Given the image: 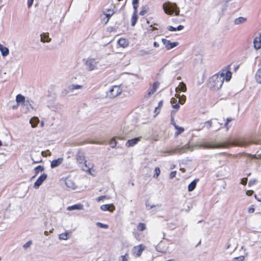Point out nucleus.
<instances>
[{"instance_id": "f257e3e1", "label": "nucleus", "mask_w": 261, "mask_h": 261, "mask_svg": "<svg viewBox=\"0 0 261 261\" xmlns=\"http://www.w3.org/2000/svg\"><path fill=\"white\" fill-rule=\"evenodd\" d=\"M232 73L229 71L222 70L210 77L208 80V87L213 90L220 89L225 80L229 81L231 78Z\"/></svg>"}, {"instance_id": "f03ea898", "label": "nucleus", "mask_w": 261, "mask_h": 261, "mask_svg": "<svg viewBox=\"0 0 261 261\" xmlns=\"http://www.w3.org/2000/svg\"><path fill=\"white\" fill-rule=\"evenodd\" d=\"M252 143H257V142L255 141H250L247 138H237L233 140L230 143H215L210 144L197 143V148H215L220 147H226L229 146V145L246 146Z\"/></svg>"}, {"instance_id": "7ed1b4c3", "label": "nucleus", "mask_w": 261, "mask_h": 261, "mask_svg": "<svg viewBox=\"0 0 261 261\" xmlns=\"http://www.w3.org/2000/svg\"><path fill=\"white\" fill-rule=\"evenodd\" d=\"M84 61L85 68L88 71H91L98 69L99 61L97 59L89 57Z\"/></svg>"}, {"instance_id": "20e7f679", "label": "nucleus", "mask_w": 261, "mask_h": 261, "mask_svg": "<svg viewBox=\"0 0 261 261\" xmlns=\"http://www.w3.org/2000/svg\"><path fill=\"white\" fill-rule=\"evenodd\" d=\"M163 9L165 12L169 15H172L175 13L176 15H178L179 13V10L177 9V6L176 4H169L166 6L164 5Z\"/></svg>"}, {"instance_id": "39448f33", "label": "nucleus", "mask_w": 261, "mask_h": 261, "mask_svg": "<svg viewBox=\"0 0 261 261\" xmlns=\"http://www.w3.org/2000/svg\"><path fill=\"white\" fill-rule=\"evenodd\" d=\"M76 160L80 164L84 163L85 168H84L83 170H86L88 171L89 173L91 174V170L93 168V166H90L87 165V161L85 160V156L84 153L81 151H79L76 153Z\"/></svg>"}, {"instance_id": "423d86ee", "label": "nucleus", "mask_w": 261, "mask_h": 261, "mask_svg": "<svg viewBox=\"0 0 261 261\" xmlns=\"http://www.w3.org/2000/svg\"><path fill=\"white\" fill-rule=\"evenodd\" d=\"M122 92V90L118 86H112L110 90L107 92V96L109 98H114Z\"/></svg>"}, {"instance_id": "0eeeda50", "label": "nucleus", "mask_w": 261, "mask_h": 261, "mask_svg": "<svg viewBox=\"0 0 261 261\" xmlns=\"http://www.w3.org/2000/svg\"><path fill=\"white\" fill-rule=\"evenodd\" d=\"M193 149V148H191L189 145H186L184 146L181 147H177L174 149L169 151L168 153L171 154L174 153L181 154L188 151V150L192 151Z\"/></svg>"}, {"instance_id": "6e6552de", "label": "nucleus", "mask_w": 261, "mask_h": 261, "mask_svg": "<svg viewBox=\"0 0 261 261\" xmlns=\"http://www.w3.org/2000/svg\"><path fill=\"white\" fill-rule=\"evenodd\" d=\"M145 249V246L143 244H140L135 246L132 250V253L136 257H139L143 251Z\"/></svg>"}, {"instance_id": "1a4fd4ad", "label": "nucleus", "mask_w": 261, "mask_h": 261, "mask_svg": "<svg viewBox=\"0 0 261 261\" xmlns=\"http://www.w3.org/2000/svg\"><path fill=\"white\" fill-rule=\"evenodd\" d=\"M160 83L158 82H154L153 85L150 86L148 90V93L145 97V98L148 99L150 96L154 93L157 89L159 87Z\"/></svg>"}, {"instance_id": "9d476101", "label": "nucleus", "mask_w": 261, "mask_h": 261, "mask_svg": "<svg viewBox=\"0 0 261 261\" xmlns=\"http://www.w3.org/2000/svg\"><path fill=\"white\" fill-rule=\"evenodd\" d=\"M47 175L46 173L41 174L34 184V188L37 189L42 185L43 182L47 178Z\"/></svg>"}, {"instance_id": "9b49d317", "label": "nucleus", "mask_w": 261, "mask_h": 261, "mask_svg": "<svg viewBox=\"0 0 261 261\" xmlns=\"http://www.w3.org/2000/svg\"><path fill=\"white\" fill-rule=\"evenodd\" d=\"M162 41L164 45L165 46L166 49L168 50L171 49L176 47L178 44L177 42H171L169 40L166 39H163Z\"/></svg>"}, {"instance_id": "f8f14e48", "label": "nucleus", "mask_w": 261, "mask_h": 261, "mask_svg": "<svg viewBox=\"0 0 261 261\" xmlns=\"http://www.w3.org/2000/svg\"><path fill=\"white\" fill-rule=\"evenodd\" d=\"M142 137H139L132 139L128 140L125 143V146L127 147H133L141 141Z\"/></svg>"}, {"instance_id": "ddd939ff", "label": "nucleus", "mask_w": 261, "mask_h": 261, "mask_svg": "<svg viewBox=\"0 0 261 261\" xmlns=\"http://www.w3.org/2000/svg\"><path fill=\"white\" fill-rule=\"evenodd\" d=\"M100 209L102 211H109L113 212L115 210V207L113 204H103L100 206Z\"/></svg>"}, {"instance_id": "4468645a", "label": "nucleus", "mask_w": 261, "mask_h": 261, "mask_svg": "<svg viewBox=\"0 0 261 261\" xmlns=\"http://www.w3.org/2000/svg\"><path fill=\"white\" fill-rule=\"evenodd\" d=\"M63 162V158H60L57 160H54L51 162L50 167L51 168H55L59 166L62 164Z\"/></svg>"}, {"instance_id": "2eb2a0df", "label": "nucleus", "mask_w": 261, "mask_h": 261, "mask_svg": "<svg viewBox=\"0 0 261 261\" xmlns=\"http://www.w3.org/2000/svg\"><path fill=\"white\" fill-rule=\"evenodd\" d=\"M84 205L82 204L79 203L76 204H74L71 206H69L67 207V210L68 211H73L75 210H83Z\"/></svg>"}, {"instance_id": "dca6fc26", "label": "nucleus", "mask_w": 261, "mask_h": 261, "mask_svg": "<svg viewBox=\"0 0 261 261\" xmlns=\"http://www.w3.org/2000/svg\"><path fill=\"white\" fill-rule=\"evenodd\" d=\"M0 51L3 57L8 56L9 54V49L8 47L0 44Z\"/></svg>"}, {"instance_id": "f3484780", "label": "nucleus", "mask_w": 261, "mask_h": 261, "mask_svg": "<svg viewBox=\"0 0 261 261\" xmlns=\"http://www.w3.org/2000/svg\"><path fill=\"white\" fill-rule=\"evenodd\" d=\"M32 101L30 99H27L25 102L24 106L26 107V110H25V113H28L31 110L33 109V107L32 105Z\"/></svg>"}, {"instance_id": "a211bd4d", "label": "nucleus", "mask_w": 261, "mask_h": 261, "mask_svg": "<svg viewBox=\"0 0 261 261\" xmlns=\"http://www.w3.org/2000/svg\"><path fill=\"white\" fill-rule=\"evenodd\" d=\"M254 46L256 49H259L261 47V35L260 37H256L254 39Z\"/></svg>"}, {"instance_id": "6ab92c4d", "label": "nucleus", "mask_w": 261, "mask_h": 261, "mask_svg": "<svg viewBox=\"0 0 261 261\" xmlns=\"http://www.w3.org/2000/svg\"><path fill=\"white\" fill-rule=\"evenodd\" d=\"M40 36L42 42H49L51 41V38H49L48 33H42Z\"/></svg>"}, {"instance_id": "aec40b11", "label": "nucleus", "mask_w": 261, "mask_h": 261, "mask_svg": "<svg viewBox=\"0 0 261 261\" xmlns=\"http://www.w3.org/2000/svg\"><path fill=\"white\" fill-rule=\"evenodd\" d=\"M247 20V18L243 17H238L234 20V23L236 25H241L245 23Z\"/></svg>"}, {"instance_id": "412c9836", "label": "nucleus", "mask_w": 261, "mask_h": 261, "mask_svg": "<svg viewBox=\"0 0 261 261\" xmlns=\"http://www.w3.org/2000/svg\"><path fill=\"white\" fill-rule=\"evenodd\" d=\"M83 87L82 85L72 84L68 86V89L69 92H73L74 90L82 89Z\"/></svg>"}, {"instance_id": "4be33fe9", "label": "nucleus", "mask_w": 261, "mask_h": 261, "mask_svg": "<svg viewBox=\"0 0 261 261\" xmlns=\"http://www.w3.org/2000/svg\"><path fill=\"white\" fill-rule=\"evenodd\" d=\"M186 89H187V88H186V85L184 83L181 82L180 83L178 87L176 88L175 91H176V93L178 94V93L180 91L181 92H185L186 91Z\"/></svg>"}, {"instance_id": "5701e85b", "label": "nucleus", "mask_w": 261, "mask_h": 261, "mask_svg": "<svg viewBox=\"0 0 261 261\" xmlns=\"http://www.w3.org/2000/svg\"><path fill=\"white\" fill-rule=\"evenodd\" d=\"M173 126H174L175 129L176 130V132L175 133V136L176 137L181 134L185 130L184 127L179 126L176 124H173Z\"/></svg>"}, {"instance_id": "b1692460", "label": "nucleus", "mask_w": 261, "mask_h": 261, "mask_svg": "<svg viewBox=\"0 0 261 261\" xmlns=\"http://www.w3.org/2000/svg\"><path fill=\"white\" fill-rule=\"evenodd\" d=\"M118 43L120 46L122 47H126L128 45V41L124 38H120L118 41Z\"/></svg>"}, {"instance_id": "393cba45", "label": "nucleus", "mask_w": 261, "mask_h": 261, "mask_svg": "<svg viewBox=\"0 0 261 261\" xmlns=\"http://www.w3.org/2000/svg\"><path fill=\"white\" fill-rule=\"evenodd\" d=\"M137 12H138V11H134V12H133L132 16L131 24L133 27L135 25V24L137 21L138 18V16L137 15Z\"/></svg>"}, {"instance_id": "a878e982", "label": "nucleus", "mask_w": 261, "mask_h": 261, "mask_svg": "<svg viewBox=\"0 0 261 261\" xmlns=\"http://www.w3.org/2000/svg\"><path fill=\"white\" fill-rule=\"evenodd\" d=\"M16 101L18 104L19 103H23L24 105L25 102V97L21 94H18L16 97Z\"/></svg>"}, {"instance_id": "bb28decb", "label": "nucleus", "mask_w": 261, "mask_h": 261, "mask_svg": "<svg viewBox=\"0 0 261 261\" xmlns=\"http://www.w3.org/2000/svg\"><path fill=\"white\" fill-rule=\"evenodd\" d=\"M65 184L66 186L71 189H74L75 188V184L72 180L70 179H66L65 180Z\"/></svg>"}, {"instance_id": "cd10ccee", "label": "nucleus", "mask_w": 261, "mask_h": 261, "mask_svg": "<svg viewBox=\"0 0 261 261\" xmlns=\"http://www.w3.org/2000/svg\"><path fill=\"white\" fill-rule=\"evenodd\" d=\"M39 120L37 117H34L31 118L30 120V123L31 124L32 127H35L37 126Z\"/></svg>"}, {"instance_id": "c85d7f7f", "label": "nucleus", "mask_w": 261, "mask_h": 261, "mask_svg": "<svg viewBox=\"0 0 261 261\" xmlns=\"http://www.w3.org/2000/svg\"><path fill=\"white\" fill-rule=\"evenodd\" d=\"M184 26L182 25H179L177 27H173L172 26H168L167 27V30L171 32L180 31L183 29Z\"/></svg>"}, {"instance_id": "c756f323", "label": "nucleus", "mask_w": 261, "mask_h": 261, "mask_svg": "<svg viewBox=\"0 0 261 261\" xmlns=\"http://www.w3.org/2000/svg\"><path fill=\"white\" fill-rule=\"evenodd\" d=\"M255 79L257 83L261 84V68L259 69L255 75Z\"/></svg>"}, {"instance_id": "7c9ffc66", "label": "nucleus", "mask_w": 261, "mask_h": 261, "mask_svg": "<svg viewBox=\"0 0 261 261\" xmlns=\"http://www.w3.org/2000/svg\"><path fill=\"white\" fill-rule=\"evenodd\" d=\"M177 99L175 98H172L171 99V103L172 104V107L176 110H178L179 108V105L178 103H177Z\"/></svg>"}, {"instance_id": "2f4dec72", "label": "nucleus", "mask_w": 261, "mask_h": 261, "mask_svg": "<svg viewBox=\"0 0 261 261\" xmlns=\"http://www.w3.org/2000/svg\"><path fill=\"white\" fill-rule=\"evenodd\" d=\"M113 11L111 10H108L107 13L104 12V14L107 18V21L105 22L106 23L109 21V19L113 15Z\"/></svg>"}, {"instance_id": "473e14b6", "label": "nucleus", "mask_w": 261, "mask_h": 261, "mask_svg": "<svg viewBox=\"0 0 261 261\" xmlns=\"http://www.w3.org/2000/svg\"><path fill=\"white\" fill-rule=\"evenodd\" d=\"M196 187V179L193 180L191 184L188 186V191L189 192L192 191Z\"/></svg>"}, {"instance_id": "72a5a7b5", "label": "nucleus", "mask_w": 261, "mask_h": 261, "mask_svg": "<svg viewBox=\"0 0 261 261\" xmlns=\"http://www.w3.org/2000/svg\"><path fill=\"white\" fill-rule=\"evenodd\" d=\"M175 96L176 97V98H179V99H178V103H180L181 105L184 103V102L186 101V96L185 95H182L181 96V97L180 98L179 94L176 93L175 94Z\"/></svg>"}, {"instance_id": "f704fd0d", "label": "nucleus", "mask_w": 261, "mask_h": 261, "mask_svg": "<svg viewBox=\"0 0 261 261\" xmlns=\"http://www.w3.org/2000/svg\"><path fill=\"white\" fill-rule=\"evenodd\" d=\"M146 228L145 224L143 223H139L137 226V229L141 231L145 230Z\"/></svg>"}, {"instance_id": "c9c22d12", "label": "nucleus", "mask_w": 261, "mask_h": 261, "mask_svg": "<svg viewBox=\"0 0 261 261\" xmlns=\"http://www.w3.org/2000/svg\"><path fill=\"white\" fill-rule=\"evenodd\" d=\"M139 0H133L132 4L134 11H138L137 9L139 7Z\"/></svg>"}, {"instance_id": "e433bc0d", "label": "nucleus", "mask_w": 261, "mask_h": 261, "mask_svg": "<svg viewBox=\"0 0 261 261\" xmlns=\"http://www.w3.org/2000/svg\"><path fill=\"white\" fill-rule=\"evenodd\" d=\"M68 232H66L60 234L59 239L61 240H67L68 239Z\"/></svg>"}, {"instance_id": "4c0bfd02", "label": "nucleus", "mask_w": 261, "mask_h": 261, "mask_svg": "<svg viewBox=\"0 0 261 261\" xmlns=\"http://www.w3.org/2000/svg\"><path fill=\"white\" fill-rule=\"evenodd\" d=\"M44 170V167L41 165L38 166L35 168L34 170L36 172V175H37L39 172H42Z\"/></svg>"}, {"instance_id": "58836bf2", "label": "nucleus", "mask_w": 261, "mask_h": 261, "mask_svg": "<svg viewBox=\"0 0 261 261\" xmlns=\"http://www.w3.org/2000/svg\"><path fill=\"white\" fill-rule=\"evenodd\" d=\"M109 144L112 148H115L116 146L117 142L115 138H112L109 142Z\"/></svg>"}, {"instance_id": "ea45409f", "label": "nucleus", "mask_w": 261, "mask_h": 261, "mask_svg": "<svg viewBox=\"0 0 261 261\" xmlns=\"http://www.w3.org/2000/svg\"><path fill=\"white\" fill-rule=\"evenodd\" d=\"M148 9V8L146 7H142V9L140 11L139 14L141 16H143L147 12Z\"/></svg>"}, {"instance_id": "a19ab883", "label": "nucleus", "mask_w": 261, "mask_h": 261, "mask_svg": "<svg viewBox=\"0 0 261 261\" xmlns=\"http://www.w3.org/2000/svg\"><path fill=\"white\" fill-rule=\"evenodd\" d=\"M96 225L100 228L107 229L109 228V225L107 224H103L100 222H97Z\"/></svg>"}, {"instance_id": "79ce46f5", "label": "nucleus", "mask_w": 261, "mask_h": 261, "mask_svg": "<svg viewBox=\"0 0 261 261\" xmlns=\"http://www.w3.org/2000/svg\"><path fill=\"white\" fill-rule=\"evenodd\" d=\"M205 77V71L201 74V79L198 81V84H201L204 82V80Z\"/></svg>"}, {"instance_id": "37998d69", "label": "nucleus", "mask_w": 261, "mask_h": 261, "mask_svg": "<svg viewBox=\"0 0 261 261\" xmlns=\"http://www.w3.org/2000/svg\"><path fill=\"white\" fill-rule=\"evenodd\" d=\"M128 254L126 253L125 255L120 256V261H128Z\"/></svg>"}, {"instance_id": "c03bdc74", "label": "nucleus", "mask_w": 261, "mask_h": 261, "mask_svg": "<svg viewBox=\"0 0 261 261\" xmlns=\"http://www.w3.org/2000/svg\"><path fill=\"white\" fill-rule=\"evenodd\" d=\"M32 244V241H29L23 245V248L25 249H27V248H29Z\"/></svg>"}, {"instance_id": "a18cd8bd", "label": "nucleus", "mask_w": 261, "mask_h": 261, "mask_svg": "<svg viewBox=\"0 0 261 261\" xmlns=\"http://www.w3.org/2000/svg\"><path fill=\"white\" fill-rule=\"evenodd\" d=\"M251 159H261V153L258 154L257 155H251L249 154L248 155Z\"/></svg>"}, {"instance_id": "49530a36", "label": "nucleus", "mask_w": 261, "mask_h": 261, "mask_svg": "<svg viewBox=\"0 0 261 261\" xmlns=\"http://www.w3.org/2000/svg\"><path fill=\"white\" fill-rule=\"evenodd\" d=\"M155 174L154 175V177H157L160 173V170L159 167H156L154 169Z\"/></svg>"}, {"instance_id": "de8ad7c7", "label": "nucleus", "mask_w": 261, "mask_h": 261, "mask_svg": "<svg viewBox=\"0 0 261 261\" xmlns=\"http://www.w3.org/2000/svg\"><path fill=\"white\" fill-rule=\"evenodd\" d=\"M163 105V101L162 100L160 101L159 103H158V107L155 108V112H157L158 113H159V112H158V109H160V108H161Z\"/></svg>"}, {"instance_id": "09e8293b", "label": "nucleus", "mask_w": 261, "mask_h": 261, "mask_svg": "<svg viewBox=\"0 0 261 261\" xmlns=\"http://www.w3.org/2000/svg\"><path fill=\"white\" fill-rule=\"evenodd\" d=\"M140 55L143 56L144 55H148L150 54L149 51L144 50H141L139 51Z\"/></svg>"}, {"instance_id": "8fccbe9b", "label": "nucleus", "mask_w": 261, "mask_h": 261, "mask_svg": "<svg viewBox=\"0 0 261 261\" xmlns=\"http://www.w3.org/2000/svg\"><path fill=\"white\" fill-rule=\"evenodd\" d=\"M231 120H232V118H227L226 119V122L225 123L224 125H225V127H226L227 130H228L229 129V127L228 126V123L230 122Z\"/></svg>"}, {"instance_id": "3c124183", "label": "nucleus", "mask_w": 261, "mask_h": 261, "mask_svg": "<svg viewBox=\"0 0 261 261\" xmlns=\"http://www.w3.org/2000/svg\"><path fill=\"white\" fill-rule=\"evenodd\" d=\"M244 259L243 256H240L239 257H235L233 258V261H243Z\"/></svg>"}, {"instance_id": "603ef678", "label": "nucleus", "mask_w": 261, "mask_h": 261, "mask_svg": "<svg viewBox=\"0 0 261 261\" xmlns=\"http://www.w3.org/2000/svg\"><path fill=\"white\" fill-rule=\"evenodd\" d=\"M222 124L220 123L219 122H217L215 126V128L217 130L220 129L221 128H222Z\"/></svg>"}, {"instance_id": "864d4df0", "label": "nucleus", "mask_w": 261, "mask_h": 261, "mask_svg": "<svg viewBox=\"0 0 261 261\" xmlns=\"http://www.w3.org/2000/svg\"><path fill=\"white\" fill-rule=\"evenodd\" d=\"M176 171H172V172H171L170 173V178H174L176 176Z\"/></svg>"}, {"instance_id": "5fc2aeb1", "label": "nucleus", "mask_w": 261, "mask_h": 261, "mask_svg": "<svg viewBox=\"0 0 261 261\" xmlns=\"http://www.w3.org/2000/svg\"><path fill=\"white\" fill-rule=\"evenodd\" d=\"M247 182V178H244L242 179L241 184L243 185H246Z\"/></svg>"}, {"instance_id": "6e6d98bb", "label": "nucleus", "mask_w": 261, "mask_h": 261, "mask_svg": "<svg viewBox=\"0 0 261 261\" xmlns=\"http://www.w3.org/2000/svg\"><path fill=\"white\" fill-rule=\"evenodd\" d=\"M106 198V196H99L97 198H96V201L97 202H99L101 200H103V199Z\"/></svg>"}, {"instance_id": "4d7b16f0", "label": "nucleus", "mask_w": 261, "mask_h": 261, "mask_svg": "<svg viewBox=\"0 0 261 261\" xmlns=\"http://www.w3.org/2000/svg\"><path fill=\"white\" fill-rule=\"evenodd\" d=\"M34 0H28V7L30 8L32 7Z\"/></svg>"}, {"instance_id": "13d9d810", "label": "nucleus", "mask_w": 261, "mask_h": 261, "mask_svg": "<svg viewBox=\"0 0 261 261\" xmlns=\"http://www.w3.org/2000/svg\"><path fill=\"white\" fill-rule=\"evenodd\" d=\"M205 125L206 126L207 128L209 129L212 126V123L210 121H207L205 122Z\"/></svg>"}, {"instance_id": "bf43d9fd", "label": "nucleus", "mask_w": 261, "mask_h": 261, "mask_svg": "<svg viewBox=\"0 0 261 261\" xmlns=\"http://www.w3.org/2000/svg\"><path fill=\"white\" fill-rule=\"evenodd\" d=\"M197 56H199L198 60L200 61L201 63L202 62V55L199 53Z\"/></svg>"}, {"instance_id": "052dcab7", "label": "nucleus", "mask_w": 261, "mask_h": 261, "mask_svg": "<svg viewBox=\"0 0 261 261\" xmlns=\"http://www.w3.org/2000/svg\"><path fill=\"white\" fill-rule=\"evenodd\" d=\"M253 193V191L252 190H248L246 192V194L248 196H251Z\"/></svg>"}, {"instance_id": "680f3d73", "label": "nucleus", "mask_w": 261, "mask_h": 261, "mask_svg": "<svg viewBox=\"0 0 261 261\" xmlns=\"http://www.w3.org/2000/svg\"><path fill=\"white\" fill-rule=\"evenodd\" d=\"M255 210L253 207H250L249 209H248V212L249 213H254Z\"/></svg>"}, {"instance_id": "e2e57ef3", "label": "nucleus", "mask_w": 261, "mask_h": 261, "mask_svg": "<svg viewBox=\"0 0 261 261\" xmlns=\"http://www.w3.org/2000/svg\"><path fill=\"white\" fill-rule=\"evenodd\" d=\"M146 205L148 209H151V208L156 206L155 205H153L151 206V205H148L147 204H146Z\"/></svg>"}, {"instance_id": "0e129e2a", "label": "nucleus", "mask_w": 261, "mask_h": 261, "mask_svg": "<svg viewBox=\"0 0 261 261\" xmlns=\"http://www.w3.org/2000/svg\"><path fill=\"white\" fill-rule=\"evenodd\" d=\"M153 46L155 47H158L159 46V44L158 42H153Z\"/></svg>"}, {"instance_id": "69168bd1", "label": "nucleus", "mask_w": 261, "mask_h": 261, "mask_svg": "<svg viewBox=\"0 0 261 261\" xmlns=\"http://www.w3.org/2000/svg\"><path fill=\"white\" fill-rule=\"evenodd\" d=\"M171 123L173 125V124H176V123L175 122L174 120V118L173 117H171Z\"/></svg>"}, {"instance_id": "338daca9", "label": "nucleus", "mask_w": 261, "mask_h": 261, "mask_svg": "<svg viewBox=\"0 0 261 261\" xmlns=\"http://www.w3.org/2000/svg\"><path fill=\"white\" fill-rule=\"evenodd\" d=\"M18 104L17 103L16 105L12 106V108L13 110H15V109H17L18 108Z\"/></svg>"}, {"instance_id": "774afa93", "label": "nucleus", "mask_w": 261, "mask_h": 261, "mask_svg": "<svg viewBox=\"0 0 261 261\" xmlns=\"http://www.w3.org/2000/svg\"><path fill=\"white\" fill-rule=\"evenodd\" d=\"M254 182V181H252V180L249 181L248 185L249 186H250L251 185L253 184Z\"/></svg>"}]
</instances>
